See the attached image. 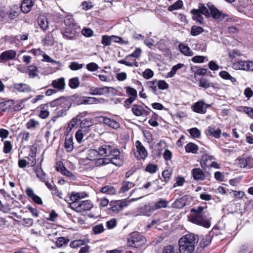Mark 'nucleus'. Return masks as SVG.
I'll return each mask as SVG.
<instances>
[{
    "label": "nucleus",
    "mask_w": 253,
    "mask_h": 253,
    "mask_svg": "<svg viewBox=\"0 0 253 253\" xmlns=\"http://www.w3.org/2000/svg\"><path fill=\"white\" fill-rule=\"evenodd\" d=\"M86 114V112H84L80 113L76 117L73 118L68 124V127H69L70 129H72L75 126L78 121H81V118L84 117Z\"/></svg>",
    "instance_id": "393cba45"
},
{
    "label": "nucleus",
    "mask_w": 253,
    "mask_h": 253,
    "mask_svg": "<svg viewBox=\"0 0 253 253\" xmlns=\"http://www.w3.org/2000/svg\"><path fill=\"white\" fill-rule=\"evenodd\" d=\"M141 49L140 48H136L133 52L130 54L126 55L125 57V59H128L130 57L138 58L141 55Z\"/></svg>",
    "instance_id": "e2e57ef3"
},
{
    "label": "nucleus",
    "mask_w": 253,
    "mask_h": 253,
    "mask_svg": "<svg viewBox=\"0 0 253 253\" xmlns=\"http://www.w3.org/2000/svg\"><path fill=\"white\" fill-rule=\"evenodd\" d=\"M73 137H66L65 140L64 147L68 152H71L74 149Z\"/></svg>",
    "instance_id": "f704fd0d"
},
{
    "label": "nucleus",
    "mask_w": 253,
    "mask_h": 253,
    "mask_svg": "<svg viewBox=\"0 0 253 253\" xmlns=\"http://www.w3.org/2000/svg\"><path fill=\"white\" fill-rule=\"evenodd\" d=\"M114 147L108 144H104L101 145L98 148L99 156L106 157L111 155Z\"/></svg>",
    "instance_id": "f8f14e48"
},
{
    "label": "nucleus",
    "mask_w": 253,
    "mask_h": 253,
    "mask_svg": "<svg viewBox=\"0 0 253 253\" xmlns=\"http://www.w3.org/2000/svg\"><path fill=\"white\" fill-rule=\"evenodd\" d=\"M199 86L204 88H208L210 86L214 87V85L210 83L209 81L205 78H202L199 80Z\"/></svg>",
    "instance_id": "8fccbe9b"
},
{
    "label": "nucleus",
    "mask_w": 253,
    "mask_h": 253,
    "mask_svg": "<svg viewBox=\"0 0 253 253\" xmlns=\"http://www.w3.org/2000/svg\"><path fill=\"white\" fill-rule=\"evenodd\" d=\"M179 49L184 55L188 56H191L193 55V51L186 45L180 43L178 46Z\"/></svg>",
    "instance_id": "2f4dec72"
},
{
    "label": "nucleus",
    "mask_w": 253,
    "mask_h": 253,
    "mask_svg": "<svg viewBox=\"0 0 253 253\" xmlns=\"http://www.w3.org/2000/svg\"><path fill=\"white\" fill-rule=\"evenodd\" d=\"M16 55V52L14 50H6L1 53V60L8 61L13 59Z\"/></svg>",
    "instance_id": "412c9836"
},
{
    "label": "nucleus",
    "mask_w": 253,
    "mask_h": 253,
    "mask_svg": "<svg viewBox=\"0 0 253 253\" xmlns=\"http://www.w3.org/2000/svg\"><path fill=\"white\" fill-rule=\"evenodd\" d=\"M184 66L183 64L178 63L172 67L171 71L167 73V78H172L174 76L177 71Z\"/></svg>",
    "instance_id": "e433bc0d"
},
{
    "label": "nucleus",
    "mask_w": 253,
    "mask_h": 253,
    "mask_svg": "<svg viewBox=\"0 0 253 253\" xmlns=\"http://www.w3.org/2000/svg\"><path fill=\"white\" fill-rule=\"evenodd\" d=\"M80 81L78 77L71 78L69 81V85L72 89H75L79 87Z\"/></svg>",
    "instance_id": "09e8293b"
},
{
    "label": "nucleus",
    "mask_w": 253,
    "mask_h": 253,
    "mask_svg": "<svg viewBox=\"0 0 253 253\" xmlns=\"http://www.w3.org/2000/svg\"><path fill=\"white\" fill-rule=\"evenodd\" d=\"M28 75L31 78H34L38 76V69L34 65H30L28 67Z\"/></svg>",
    "instance_id": "79ce46f5"
},
{
    "label": "nucleus",
    "mask_w": 253,
    "mask_h": 253,
    "mask_svg": "<svg viewBox=\"0 0 253 253\" xmlns=\"http://www.w3.org/2000/svg\"><path fill=\"white\" fill-rule=\"evenodd\" d=\"M100 118L102 119L101 121L103 123L114 129H117L120 126V124L114 120L104 116H101Z\"/></svg>",
    "instance_id": "f3484780"
},
{
    "label": "nucleus",
    "mask_w": 253,
    "mask_h": 253,
    "mask_svg": "<svg viewBox=\"0 0 253 253\" xmlns=\"http://www.w3.org/2000/svg\"><path fill=\"white\" fill-rule=\"evenodd\" d=\"M82 198L78 193L72 194L70 199L72 202L69 204V207L77 212L90 210L93 207L91 202L88 200L81 201Z\"/></svg>",
    "instance_id": "f03ea898"
},
{
    "label": "nucleus",
    "mask_w": 253,
    "mask_h": 253,
    "mask_svg": "<svg viewBox=\"0 0 253 253\" xmlns=\"http://www.w3.org/2000/svg\"><path fill=\"white\" fill-rule=\"evenodd\" d=\"M146 242L145 237L138 232H133L130 234L128 238V243L132 247L138 248L143 246Z\"/></svg>",
    "instance_id": "7ed1b4c3"
},
{
    "label": "nucleus",
    "mask_w": 253,
    "mask_h": 253,
    "mask_svg": "<svg viewBox=\"0 0 253 253\" xmlns=\"http://www.w3.org/2000/svg\"><path fill=\"white\" fill-rule=\"evenodd\" d=\"M35 2V0H24L22 2L21 10L24 13H28L32 9Z\"/></svg>",
    "instance_id": "a211bd4d"
},
{
    "label": "nucleus",
    "mask_w": 253,
    "mask_h": 253,
    "mask_svg": "<svg viewBox=\"0 0 253 253\" xmlns=\"http://www.w3.org/2000/svg\"><path fill=\"white\" fill-rule=\"evenodd\" d=\"M168 202L164 199H161L159 201L154 203L152 205L154 211H156L161 208H165L167 206Z\"/></svg>",
    "instance_id": "7c9ffc66"
},
{
    "label": "nucleus",
    "mask_w": 253,
    "mask_h": 253,
    "mask_svg": "<svg viewBox=\"0 0 253 253\" xmlns=\"http://www.w3.org/2000/svg\"><path fill=\"white\" fill-rule=\"evenodd\" d=\"M51 85L54 88L58 90H64L65 87V79L64 78H60L57 80L52 81Z\"/></svg>",
    "instance_id": "5701e85b"
},
{
    "label": "nucleus",
    "mask_w": 253,
    "mask_h": 253,
    "mask_svg": "<svg viewBox=\"0 0 253 253\" xmlns=\"http://www.w3.org/2000/svg\"><path fill=\"white\" fill-rule=\"evenodd\" d=\"M190 221L205 228L210 227V222L207 219L205 214H193L191 216Z\"/></svg>",
    "instance_id": "20e7f679"
},
{
    "label": "nucleus",
    "mask_w": 253,
    "mask_h": 253,
    "mask_svg": "<svg viewBox=\"0 0 253 253\" xmlns=\"http://www.w3.org/2000/svg\"><path fill=\"white\" fill-rule=\"evenodd\" d=\"M202 14L205 15L206 17H210L211 11H209V9L206 7L204 5L201 4L200 6H199V9H198Z\"/></svg>",
    "instance_id": "774afa93"
},
{
    "label": "nucleus",
    "mask_w": 253,
    "mask_h": 253,
    "mask_svg": "<svg viewBox=\"0 0 253 253\" xmlns=\"http://www.w3.org/2000/svg\"><path fill=\"white\" fill-rule=\"evenodd\" d=\"M190 135L195 138H198L200 136V131L196 127L191 128L189 130Z\"/></svg>",
    "instance_id": "338daca9"
},
{
    "label": "nucleus",
    "mask_w": 253,
    "mask_h": 253,
    "mask_svg": "<svg viewBox=\"0 0 253 253\" xmlns=\"http://www.w3.org/2000/svg\"><path fill=\"white\" fill-rule=\"evenodd\" d=\"M138 211L140 215L150 216L154 211L152 205L149 204L140 207L138 210Z\"/></svg>",
    "instance_id": "2eb2a0df"
},
{
    "label": "nucleus",
    "mask_w": 253,
    "mask_h": 253,
    "mask_svg": "<svg viewBox=\"0 0 253 253\" xmlns=\"http://www.w3.org/2000/svg\"><path fill=\"white\" fill-rule=\"evenodd\" d=\"M13 104V101L11 100L1 102V111L5 112L9 111Z\"/></svg>",
    "instance_id": "c9c22d12"
},
{
    "label": "nucleus",
    "mask_w": 253,
    "mask_h": 253,
    "mask_svg": "<svg viewBox=\"0 0 253 253\" xmlns=\"http://www.w3.org/2000/svg\"><path fill=\"white\" fill-rule=\"evenodd\" d=\"M235 162L236 164L240 168L251 169L253 167V159L250 157L239 158Z\"/></svg>",
    "instance_id": "1a4fd4ad"
},
{
    "label": "nucleus",
    "mask_w": 253,
    "mask_h": 253,
    "mask_svg": "<svg viewBox=\"0 0 253 253\" xmlns=\"http://www.w3.org/2000/svg\"><path fill=\"white\" fill-rule=\"evenodd\" d=\"M143 197L144 196H142L137 198H133L131 199L130 201L125 200L122 201H117L115 202L114 205H112L111 203V207L110 209L114 212L116 213L119 212V211H122L125 207L127 206V205H128L131 201H137L143 198Z\"/></svg>",
    "instance_id": "39448f33"
},
{
    "label": "nucleus",
    "mask_w": 253,
    "mask_h": 253,
    "mask_svg": "<svg viewBox=\"0 0 253 253\" xmlns=\"http://www.w3.org/2000/svg\"><path fill=\"white\" fill-rule=\"evenodd\" d=\"M120 150L114 147L111 154L113 157L111 159H109L110 163L116 166H121L123 163V161L122 159L120 157Z\"/></svg>",
    "instance_id": "6e6552de"
},
{
    "label": "nucleus",
    "mask_w": 253,
    "mask_h": 253,
    "mask_svg": "<svg viewBox=\"0 0 253 253\" xmlns=\"http://www.w3.org/2000/svg\"><path fill=\"white\" fill-rule=\"evenodd\" d=\"M132 111L134 115L136 116H141L143 115L144 112L142 106L136 104L133 105Z\"/></svg>",
    "instance_id": "58836bf2"
},
{
    "label": "nucleus",
    "mask_w": 253,
    "mask_h": 253,
    "mask_svg": "<svg viewBox=\"0 0 253 253\" xmlns=\"http://www.w3.org/2000/svg\"><path fill=\"white\" fill-rule=\"evenodd\" d=\"M19 13L20 10L18 5H14L10 8L8 16L10 19H14L19 15Z\"/></svg>",
    "instance_id": "cd10ccee"
},
{
    "label": "nucleus",
    "mask_w": 253,
    "mask_h": 253,
    "mask_svg": "<svg viewBox=\"0 0 253 253\" xmlns=\"http://www.w3.org/2000/svg\"><path fill=\"white\" fill-rule=\"evenodd\" d=\"M37 176L39 178L41 181H45L46 174L43 172L42 168H38L35 169Z\"/></svg>",
    "instance_id": "5fc2aeb1"
},
{
    "label": "nucleus",
    "mask_w": 253,
    "mask_h": 253,
    "mask_svg": "<svg viewBox=\"0 0 253 253\" xmlns=\"http://www.w3.org/2000/svg\"><path fill=\"white\" fill-rule=\"evenodd\" d=\"M68 100L65 97H61L58 99H55L50 103V105L51 107H55L56 106L62 105L65 108V110H68L69 107L68 106Z\"/></svg>",
    "instance_id": "ddd939ff"
},
{
    "label": "nucleus",
    "mask_w": 253,
    "mask_h": 253,
    "mask_svg": "<svg viewBox=\"0 0 253 253\" xmlns=\"http://www.w3.org/2000/svg\"><path fill=\"white\" fill-rule=\"evenodd\" d=\"M212 159H214L213 156H210L206 154L203 155L200 161V165L202 168L205 169L209 167Z\"/></svg>",
    "instance_id": "aec40b11"
},
{
    "label": "nucleus",
    "mask_w": 253,
    "mask_h": 253,
    "mask_svg": "<svg viewBox=\"0 0 253 253\" xmlns=\"http://www.w3.org/2000/svg\"><path fill=\"white\" fill-rule=\"evenodd\" d=\"M192 174L193 178L196 180H203L205 178V173L200 168H195L193 169Z\"/></svg>",
    "instance_id": "4be33fe9"
},
{
    "label": "nucleus",
    "mask_w": 253,
    "mask_h": 253,
    "mask_svg": "<svg viewBox=\"0 0 253 253\" xmlns=\"http://www.w3.org/2000/svg\"><path fill=\"white\" fill-rule=\"evenodd\" d=\"M104 231V228L102 224H99L92 227V231L94 234L102 233Z\"/></svg>",
    "instance_id": "4d7b16f0"
},
{
    "label": "nucleus",
    "mask_w": 253,
    "mask_h": 253,
    "mask_svg": "<svg viewBox=\"0 0 253 253\" xmlns=\"http://www.w3.org/2000/svg\"><path fill=\"white\" fill-rule=\"evenodd\" d=\"M135 146L137 149V154L135 153V157L137 159L144 160L148 155V152L146 148L143 146L141 142L137 140L135 142Z\"/></svg>",
    "instance_id": "9d476101"
},
{
    "label": "nucleus",
    "mask_w": 253,
    "mask_h": 253,
    "mask_svg": "<svg viewBox=\"0 0 253 253\" xmlns=\"http://www.w3.org/2000/svg\"><path fill=\"white\" fill-rule=\"evenodd\" d=\"M100 192L110 195H114L116 193L115 189L113 186L110 185H107L102 187L100 190Z\"/></svg>",
    "instance_id": "ea45409f"
},
{
    "label": "nucleus",
    "mask_w": 253,
    "mask_h": 253,
    "mask_svg": "<svg viewBox=\"0 0 253 253\" xmlns=\"http://www.w3.org/2000/svg\"><path fill=\"white\" fill-rule=\"evenodd\" d=\"M134 186V184L130 181H124L121 187V190L123 193L126 192Z\"/></svg>",
    "instance_id": "a18cd8bd"
},
{
    "label": "nucleus",
    "mask_w": 253,
    "mask_h": 253,
    "mask_svg": "<svg viewBox=\"0 0 253 253\" xmlns=\"http://www.w3.org/2000/svg\"><path fill=\"white\" fill-rule=\"evenodd\" d=\"M48 104L41 105L40 107L39 116L42 119H46L49 116V112L48 110Z\"/></svg>",
    "instance_id": "bb28decb"
},
{
    "label": "nucleus",
    "mask_w": 253,
    "mask_h": 253,
    "mask_svg": "<svg viewBox=\"0 0 253 253\" xmlns=\"http://www.w3.org/2000/svg\"><path fill=\"white\" fill-rule=\"evenodd\" d=\"M219 76L224 80L231 81L232 83H235L236 81L235 78L232 77L228 72L225 71H221L219 73Z\"/></svg>",
    "instance_id": "49530a36"
},
{
    "label": "nucleus",
    "mask_w": 253,
    "mask_h": 253,
    "mask_svg": "<svg viewBox=\"0 0 253 253\" xmlns=\"http://www.w3.org/2000/svg\"><path fill=\"white\" fill-rule=\"evenodd\" d=\"M30 153L29 155L31 156V158L32 159V162L30 163V166H34L36 164V155L37 151V148L34 145L29 146Z\"/></svg>",
    "instance_id": "72a5a7b5"
},
{
    "label": "nucleus",
    "mask_w": 253,
    "mask_h": 253,
    "mask_svg": "<svg viewBox=\"0 0 253 253\" xmlns=\"http://www.w3.org/2000/svg\"><path fill=\"white\" fill-rule=\"evenodd\" d=\"M86 69L90 72H94L97 71L98 68V65L94 62H90L86 65Z\"/></svg>",
    "instance_id": "0e129e2a"
},
{
    "label": "nucleus",
    "mask_w": 253,
    "mask_h": 253,
    "mask_svg": "<svg viewBox=\"0 0 253 253\" xmlns=\"http://www.w3.org/2000/svg\"><path fill=\"white\" fill-rule=\"evenodd\" d=\"M38 23L41 28L45 31L48 27V22L47 18L44 16H40L38 19Z\"/></svg>",
    "instance_id": "473e14b6"
},
{
    "label": "nucleus",
    "mask_w": 253,
    "mask_h": 253,
    "mask_svg": "<svg viewBox=\"0 0 253 253\" xmlns=\"http://www.w3.org/2000/svg\"><path fill=\"white\" fill-rule=\"evenodd\" d=\"M210 106V105L205 103L203 100H200L193 104L192 106V109L197 113L204 114L206 113L207 108Z\"/></svg>",
    "instance_id": "0eeeda50"
},
{
    "label": "nucleus",
    "mask_w": 253,
    "mask_h": 253,
    "mask_svg": "<svg viewBox=\"0 0 253 253\" xmlns=\"http://www.w3.org/2000/svg\"><path fill=\"white\" fill-rule=\"evenodd\" d=\"M99 156L98 150L90 149L87 150L86 158L90 161L96 160Z\"/></svg>",
    "instance_id": "c85d7f7f"
},
{
    "label": "nucleus",
    "mask_w": 253,
    "mask_h": 253,
    "mask_svg": "<svg viewBox=\"0 0 253 253\" xmlns=\"http://www.w3.org/2000/svg\"><path fill=\"white\" fill-rule=\"evenodd\" d=\"M78 30H79L78 26L66 27L64 31L62 32V35L65 38L69 40H75L79 33Z\"/></svg>",
    "instance_id": "423d86ee"
},
{
    "label": "nucleus",
    "mask_w": 253,
    "mask_h": 253,
    "mask_svg": "<svg viewBox=\"0 0 253 253\" xmlns=\"http://www.w3.org/2000/svg\"><path fill=\"white\" fill-rule=\"evenodd\" d=\"M101 99L95 97H87L83 101L84 104H93L100 102Z\"/></svg>",
    "instance_id": "6e6d98bb"
},
{
    "label": "nucleus",
    "mask_w": 253,
    "mask_h": 253,
    "mask_svg": "<svg viewBox=\"0 0 253 253\" xmlns=\"http://www.w3.org/2000/svg\"><path fill=\"white\" fill-rule=\"evenodd\" d=\"M39 125V123L38 121H36L34 119H30L27 123L26 126L28 129H32L35 128Z\"/></svg>",
    "instance_id": "052dcab7"
},
{
    "label": "nucleus",
    "mask_w": 253,
    "mask_h": 253,
    "mask_svg": "<svg viewBox=\"0 0 253 253\" xmlns=\"http://www.w3.org/2000/svg\"><path fill=\"white\" fill-rule=\"evenodd\" d=\"M14 89L19 92L28 93L32 91L30 86L26 84L16 83L13 85Z\"/></svg>",
    "instance_id": "4468645a"
},
{
    "label": "nucleus",
    "mask_w": 253,
    "mask_h": 253,
    "mask_svg": "<svg viewBox=\"0 0 253 253\" xmlns=\"http://www.w3.org/2000/svg\"><path fill=\"white\" fill-rule=\"evenodd\" d=\"M186 198L183 197L176 200L173 204V207L177 209H181L186 205Z\"/></svg>",
    "instance_id": "a19ab883"
},
{
    "label": "nucleus",
    "mask_w": 253,
    "mask_h": 253,
    "mask_svg": "<svg viewBox=\"0 0 253 253\" xmlns=\"http://www.w3.org/2000/svg\"><path fill=\"white\" fill-rule=\"evenodd\" d=\"M204 31L202 27L194 25L191 28L190 34L193 36H196L203 33Z\"/></svg>",
    "instance_id": "c03bdc74"
},
{
    "label": "nucleus",
    "mask_w": 253,
    "mask_h": 253,
    "mask_svg": "<svg viewBox=\"0 0 253 253\" xmlns=\"http://www.w3.org/2000/svg\"><path fill=\"white\" fill-rule=\"evenodd\" d=\"M207 134L218 138L221 133L219 128H215L214 127L209 126L206 130Z\"/></svg>",
    "instance_id": "a878e982"
},
{
    "label": "nucleus",
    "mask_w": 253,
    "mask_h": 253,
    "mask_svg": "<svg viewBox=\"0 0 253 253\" xmlns=\"http://www.w3.org/2000/svg\"><path fill=\"white\" fill-rule=\"evenodd\" d=\"M185 150L188 153H192L196 154L198 150V147L197 145L193 143L190 142L188 143L185 147Z\"/></svg>",
    "instance_id": "4c0bfd02"
},
{
    "label": "nucleus",
    "mask_w": 253,
    "mask_h": 253,
    "mask_svg": "<svg viewBox=\"0 0 253 253\" xmlns=\"http://www.w3.org/2000/svg\"><path fill=\"white\" fill-rule=\"evenodd\" d=\"M3 152L6 153H9L12 150V146L11 143L9 141H4L3 142Z\"/></svg>",
    "instance_id": "bf43d9fd"
},
{
    "label": "nucleus",
    "mask_w": 253,
    "mask_h": 253,
    "mask_svg": "<svg viewBox=\"0 0 253 253\" xmlns=\"http://www.w3.org/2000/svg\"><path fill=\"white\" fill-rule=\"evenodd\" d=\"M84 64H79L77 62H72L69 65V68L72 71H77L80 70L84 66Z\"/></svg>",
    "instance_id": "603ef678"
},
{
    "label": "nucleus",
    "mask_w": 253,
    "mask_h": 253,
    "mask_svg": "<svg viewBox=\"0 0 253 253\" xmlns=\"http://www.w3.org/2000/svg\"><path fill=\"white\" fill-rule=\"evenodd\" d=\"M64 23L66 27H73V26H78L74 21L72 16L68 15L64 18Z\"/></svg>",
    "instance_id": "de8ad7c7"
},
{
    "label": "nucleus",
    "mask_w": 253,
    "mask_h": 253,
    "mask_svg": "<svg viewBox=\"0 0 253 253\" xmlns=\"http://www.w3.org/2000/svg\"><path fill=\"white\" fill-rule=\"evenodd\" d=\"M209 10L211 11L210 15L215 20L220 21L222 20L224 15L223 13L219 10L216 7L211 4H208Z\"/></svg>",
    "instance_id": "9b49d317"
},
{
    "label": "nucleus",
    "mask_w": 253,
    "mask_h": 253,
    "mask_svg": "<svg viewBox=\"0 0 253 253\" xmlns=\"http://www.w3.org/2000/svg\"><path fill=\"white\" fill-rule=\"evenodd\" d=\"M93 122L91 119L86 118L82 121L80 123V127L83 128H88L93 125Z\"/></svg>",
    "instance_id": "37998d69"
},
{
    "label": "nucleus",
    "mask_w": 253,
    "mask_h": 253,
    "mask_svg": "<svg viewBox=\"0 0 253 253\" xmlns=\"http://www.w3.org/2000/svg\"><path fill=\"white\" fill-rule=\"evenodd\" d=\"M111 36L104 35L102 37L101 43L105 46L110 45L111 44Z\"/></svg>",
    "instance_id": "69168bd1"
},
{
    "label": "nucleus",
    "mask_w": 253,
    "mask_h": 253,
    "mask_svg": "<svg viewBox=\"0 0 253 253\" xmlns=\"http://www.w3.org/2000/svg\"><path fill=\"white\" fill-rule=\"evenodd\" d=\"M26 193L28 197L30 198L35 203L38 205H42V199L36 195L34 191L31 188H27L26 190Z\"/></svg>",
    "instance_id": "6ab92c4d"
},
{
    "label": "nucleus",
    "mask_w": 253,
    "mask_h": 253,
    "mask_svg": "<svg viewBox=\"0 0 253 253\" xmlns=\"http://www.w3.org/2000/svg\"><path fill=\"white\" fill-rule=\"evenodd\" d=\"M248 61L239 60L233 63L232 68L235 70H247Z\"/></svg>",
    "instance_id": "b1692460"
},
{
    "label": "nucleus",
    "mask_w": 253,
    "mask_h": 253,
    "mask_svg": "<svg viewBox=\"0 0 253 253\" xmlns=\"http://www.w3.org/2000/svg\"><path fill=\"white\" fill-rule=\"evenodd\" d=\"M158 166L155 164H149L145 168V171L150 173H154L158 170Z\"/></svg>",
    "instance_id": "13d9d810"
},
{
    "label": "nucleus",
    "mask_w": 253,
    "mask_h": 253,
    "mask_svg": "<svg viewBox=\"0 0 253 253\" xmlns=\"http://www.w3.org/2000/svg\"><path fill=\"white\" fill-rule=\"evenodd\" d=\"M110 87L104 86L102 87H91L90 88V94L95 95H101L108 94L109 92Z\"/></svg>",
    "instance_id": "dca6fc26"
},
{
    "label": "nucleus",
    "mask_w": 253,
    "mask_h": 253,
    "mask_svg": "<svg viewBox=\"0 0 253 253\" xmlns=\"http://www.w3.org/2000/svg\"><path fill=\"white\" fill-rule=\"evenodd\" d=\"M198 240L197 236L192 233L181 237L178 241L180 253H192L195 250Z\"/></svg>",
    "instance_id": "f257e3e1"
},
{
    "label": "nucleus",
    "mask_w": 253,
    "mask_h": 253,
    "mask_svg": "<svg viewBox=\"0 0 253 253\" xmlns=\"http://www.w3.org/2000/svg\"><path fill=\"white\" fill-rule=\"evenodd\" d=\"M110 163L109 158H97L95 162V166L96 167H100L105 166Z\"/></svg>",
    "instance_id": "3c124183"
},
{
    "label": "nucleus",
    "mask_w": 253,
    "mask_h": 253,
    "mask_svg": "<svg viewBox=\"0 0 253 253\" xmlns=\"http://www.w3.org/2000/svg\"><path fill=\"white\" fill-rule=\"evenodd\" d=\"M69 242V240L68 239L65 237H59L56 241V245L58 248H60L66 245Z\"/></svg>",
    "instance_id": "864d4df0"
},
{
    "label": "nucleus",
    "mask_w": 253,
    "mask_h": 253,
    "mask_svg": "<svg viewBox=\"0 0 253 253\" xmlns=\"http://www.w3.org/2000/svg\"><path fill=\"white\" fill-rule=\"evenodd\" d=\"M193 14V19L201 24H203V17L199 10L193 9L191 11Z\"/></svg>",
    "instance_id": "c756f323"
},
{
    "label": "nucleus",
    "mask_w": 253,
    "mask_h": 253,
    "mask_svg": "<svg viewBox=\"0 0 253 253\" xmlns=\"http://www.w3.org/2000/svg\"><path fill=\"white\" fill-rule=\"evenodd\" d=\"M42 61L52 63L54 64H56L59 66L61 65V63L60 61H56L53 59H52L49 56H48L47 54H43V59L42 60Z\"/></svg>",
    "instance_id": "680f3d73"
}]
</instances>
